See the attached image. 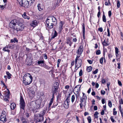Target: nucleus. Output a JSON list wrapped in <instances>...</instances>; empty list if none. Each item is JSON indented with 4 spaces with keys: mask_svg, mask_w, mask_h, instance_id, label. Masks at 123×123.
Segmentation results:
<instances>
[{
    "mask_svg": "<svg viewBox=\"0 0 123 123\" xmlns=\"http://www.w3.org/2000/svg\"><path fill=\"white\" fill-rule=\"evenodd\" d=\"M83 26V38L84 39H85V28L84 26V25L83 24L82 25Z\"/></svg>",
    "mask_w": 123,
    "mask_h": 123,
    "instance_id": "nucleus-28",
    "label": "nucleus"
},
{
    "mask_svg": "<svg viewBox=\"0 0 123 123\" xmlns=\"http://www.w3.org/2000/svg\"><path fill=\"white\" fill-rule=\"evenodd\" d=\"M65 101H66V102L69 103L70 102V98H67Z\"/></svg>",
    "mask_w": 123,
    "mask_h": 123,
    "instance_id": "nucleus-55",
    "label": "nucleus"
},
{
    "mask_svg": "<svg viewBox=\"0 0 123 123\" xmlns=\"http://www.w3.org/2000/svg\"><path fill=\"white\" fill-rule=\"evenodd\" d=\"M16 104L14 103H12L11 105V109L13 110L14 109L16 106Z\"/></svg>",
    "mask_w": 123,
    "mask_h": 123,
    "instance_id": "nucleus-26",
    "label": "nucleus"
},
{
    "mask_svg": "<svg viewBox=\"0 0 123 123\" xmlns=\"http://www.w3.org/2000/svg\"><path fill=\"white\" fill-rule=\"evenodd\" d=\"M83 51V47L82 46H81L79 47L78 51L77 53L79 55H80Z\"/></svg>",
    "mask_w": 123,
    "mask_h": 123,
    "instance_id": "nucleus-12",
    "label": "nucleus"
},
{
    "mask_svg": "<svg viewBox=\"0 0 123 123\" xmlns=\"http://www.w3.org/2000/svg\"><path fill=\"white\" fill-rule=\"evenodd\" d=\"M36 104V106L35 108L36 109H39L40 107V105L39 104H37L36 102L35 103Z\"/></svg>",
    "mask_w": 123,
    "mask_h": 123,
    "instance_id": "nucleus-32",
    "label": "nucleus"
},
{
    "mask_svg": "<svg viewBox=\"0 0 123 123\" xmlns=\"http://www.w3.org/2000/svg\"><path fill=\"white\" fill-rule=\"evenodd\" d=\"M38 9L40 11H41L43 9V7L41 6V4L40 3H39L37 6Z\"/></svg>",
    "mask_w": 123,
    "mask_h": 123,
    "instance_id": "nucleus-25",
    "label": "nucleus"
},
{
    "mask_svg": "<svg viewBox=\"0 0 123 123\" xmlns=\"http://www.w3.org/2000/svg\"><path fill=\"white\" fill-rule=\"evenodd\" d=\"M118 85L121 86H122V84L121 82L119 81V80H118Z\"/></svg>",
    "mask_w": 123,
    "mask_h": 123,
    "instance_id": "nucleus-62",
    "label": "nucleus"
},
{
    "mask_svg": "<svg viewBox=\"0 0 123 123\" xmlns=\"http://www.w3.org/2000/svg\"><path fill=\"white\" fill-rule=\"evenodd\" d=\"M17 24L16 25V27L15 28H14V32L13 33H17L19 31H22L24 29V26L22 23L19 21H17Z\"/></svg>",
    "mask_w": 123,
    "mask_h": 123,
    "instance_id": "nucleus-3",
    "label": "nucleus"
},
{
    "mask_svg": "<svg viewBox=\"0 0 123 123\" xmlns=\"http://www.w3.org/2000/svg\"><path fill=\"white\" fill-rule=\"evenodd\" d=\"M20 108L22 109L23 110H24L25 103L24 102V100L22 96L20 97Z\"/></svg>",
    "mask_w": 123,
    "mask_h": 123,
    "instance_id": "nucleus-10",
    "label": "nucleus"
},
{
    "mask_svg": "<svg viewBox=\"0 0 123 123\" xmlns=\"http://www.w3.org/2000/svg\"><path fill=\"white\" fill-rule=\"evenodd\" d=\"M21 121L22 122V123H25L27 122L26 119V118L23 117H21Z\"/></svg>",
    "mask_w": 123,
    "mask_h": 123,
    "instance_id": "nucleus-24",
    "label": "nucleus"
},
{
    "mask_svg": "<svg viewBox=\"0 0 123 123\" xmlns=\"http://www.w3.org/2000/svg\"><path fill=\"white\" fill-rule=\"evenodd\" d=\"M37 21L35 20L32 21V23L31 24V25L33 27H35L37 25Z\"/></svg>",
    "mask_w": 123,
    "mask_h": 123,
    "instance_id": "nucleus-21",
    "label": "nucleus"
},
{
    "mask_svg": "<svg viewBox=\"0 0 123 123\" xmlns=\"http://www.w3.org/2000/svg\"><path fill=\"white\" fill-rule=\"evenodd\" d=\"M53 98H52L51 99V100H50V102L49 103V107H50L51 106L52 104L53 103Z\"/></svg>",
    "mask_w": 123,
    "mask_h": 123,
    "instance_id": "nucleus-40",
    "label": "nucleus"
},
{
    "mask_svg": "<svg viewBox=\"0 0 123 123\" xmlns=\"http://www.w3.org/2000/svg\"><path fill=\"white\" fill-rule=\"evenodd\" d=\"M120 2L119 1V0L117 1V7L118 8H119L120 6Z\"/></svg>",
    "mask_w": 123,
    "mask_h": 123,
    "instance_id": "nucleus-47",
    "label": "nucleus"
},
{
    "mask_svg": "<svg viewBox=\"0 0 123 123\" xmlns=\"http://www.w3.org/2000/svg\"><path fill=\"white\" fill-rule=\"evenodd\" d=\"M16 20H13L11 21L9 24V26L12 29L11 30H12L14 31V28H15V26H16L15 23L16 22Z\"/></svg>",
    "mask_w": 123,
    "mask_h": 123,
    "instance_id": "nucleus-9",
    "label": "nucleus"
},
{
    "mask_svg": "<svg viewBox=\"0 0 123 123\" xmlns=\"http://www.w3.org/2000/svg\"><path fill=\"white\" fill-rule=\"evenodd\" d=\"M46 112V111L44 110L42 111H41V115H42V116H43V115H44Z\"/></svg>",
    "mask_w": 123,
    "mask_h": 123,
    "instance_id": "nucleus-46",
    "label": "nucleus"
},
{
    "mask_svg": "<svg viewBox=\"0 0 123 123\" xmlns=\"http://www.w3.org/2000/svg\"><path fill=\"white\" fill-rule=\"evenodd\" d=\"M69 103L64 101V106L65 108L68 109L69 107Z\"/></svg>",
    "mask_w": 123,
    "mask_h": 123,
    "instance_id": "nucleus-23",
    "label": "nucleus"
},
{
    "mask_svg": "<svg viewBox=\"0 0 123 123\" xmlns=\"http://www.w3.org/2000/svg\"><path fill=\"white\" fill-rule=\"evenodd\" d=\"M110 119L112 123H114L115 122H116V121H115V120L113 119V116H111L110 117Z\"/></svg>",
    "mask_w": 123,
    "mask_h": 123,
    "instance_id": "nucleus-48",
    "label": "nucleus"
},
{
    "mask_svg": "<svg viewBox=\"0 0 123 123\" xmlns=\"http://www.w3.org/2000/svg\"><path fill=\"white\" fill-rule=\"evenodd\" d=\"M103 57H102L100 59L99 61L100 63L101 64H102L103 63Z\"/></svg>",
    "mask_w": 123,
    "mask_h": 123,
    "instance_id": "nucleus-51",
    "label": "nucleus"
},
{
    "mask_svg": "<svg viewBox=\"0 0 123 123\" xmlns=\"http://www.w3.org/2000/svg\"><path fill=\"white\" fill-rule=\"evenodd\" d=\"M44 61L43 60H41V61H37V63L39 65H40V64L41 65V64H43L44 63Z\"/></svg>",
    "mask_w": 123,
    "mask_h": 123,
    "instance_id": "nucleus-38",
    "label": "nucleus"
},
{
    "mask_svg": "<svg viewBox=\"0 0 123 123\" xmlns=\"http://www.w3.org/2000/svg\"><path fill=\"white\" fill-rule=\"evenodd\" d=\"M6 117L3 116H1L0 117V120L3 122H6L7 120Z\"/></svg>",
    "mask_w": 123,
    "mask_h": 123,
    "instance_id": "nucleus-19",
    "label": "nucleus"
},
{
    "mask_svg": "<svg viewBox=\"0 0 123 123\" xmlns=\"http://www.w3.org/2000/svg\"><path fill=\"white\" fill-rule=\"evenodd\" d=\"M120 35L121 36V39L123 40V34L122 32H120Z\"/></svg>",
    "mask_w": 123,
    "mask_h": 123,
    "instance_id": "nucleus-64",
    "label": "nucleus"
},
{
    "mask_svg": "<svg viewBox=\"0 0 123 123\" xmlns=\"http://www.w3.org/2000/svg\"><path fill=\"white\" fill-rule=\"evenodd\" d=\"M18 40L17 39V38H15L13 39H11V43H18Z\"/></svg>",
    "mask_w": 123,
    "mask_h": 123,
    "instance_id": "nucleus-27",
    "label": "nucleus"
},
{
    "mask_svg": "<svg viewBox=\"0 0 123 123\" xmlns=\"http://www.w3.org/2000/svg\"><path fill=\"white\" fill-rule=\"evenodd\" d=\"M88 62L90 64H91L92 63V61L91 60H87Z\"/></svg>",
    "mask_w": 123,
    "mask_h": 123,
    "instance_id": "nucleus-59",
    "label": "nucleus"
},
{
    "mask_svg": "<svg viewBox=\"0 0 123 123\" xmlns=\"http://www.w3.org/2000/svg\"><path fill=\"white\" fill-rule=\"evenodd\" d=\"M67 43L70 46H71L72 44L73 43L71 42L70 39H68L67 40Z\"/></svg>",
    "mask_w": 123,
    "mask_h": 123,
    "instance_id": "nucleus-30",
    "label": "nucleus"
},
{
    "mask_svg": "<svg viewBox=\"0 0 123 123\" xmlns=\"http://www.w3.org/2000/svg\"><path fill=\"white\" fill-rule=\"evenodd\" d=\"M94 109L95 111L97 110L98 109V107L96 105H95L94 107Z\"/></svg>",
    "mask_w": 123,
    "mask_h": 123,
    "instance_id": "nucleus-63",
    "label": "nucleus"
},
{
    "mask_svg": "<svg viewBox=\"0 0 123 123\" xmlns=\"http://www.w3.org/2000/svg\"><path fill=\"white\" fill-rule=\"evenodd\" d=\"M63 22L61 21L59 23V26L58 28V31L59 33H60L61 31L63 29L62 26L64 25Z\"/></svg>",
    "mask_w": 123,
    "mask_h": 123,
    "instance_id": "nucleus-11",
    "label": "nucleus"
},
{
    "mask_svg": "<svg viewBox=\"0 0 123 123\" xmlns=\"http://www.w3.org/2000/svg\"><path fill=\"white\" fill-rule=\"evenodd\" d=\"M9 48L10 49H13L14 48V46L13 44H9L8 45Z\"/></svg>",
    "mask_w": 123,
    "mask_h": 123,
    "instance_id": "nucleus-31",
    "label": "nucleus"
},
{
    "mask_svg": "<svg viewBox=\"0 0 123 123\" xmlns=\"http://www.w3.org/2000/svg\"><path fill=\"white\" fill-rule=\"evenodd\" d=\"M26 62L27 63V64L28 65H31L32 63V59L28 57H27L26 60Z\"/></svg>",
    "mask_w": 123,
    "mask_h": 123,
    "instance_id": "nucleus-15",
    "label": "nucleus"
},
{
    "mask_svg": "<svg viewBox=\"0 0 123 123\" xmlns=\"http://www.w3.org/2000/svg\"><path fill=\"white\" fill-rule=\"evenodd\" d=\"M1 116H2L4 117H6V112L4 111H2Z\"/></svg>",
    "mask_w": 123,
    "mask_h": 123,
    "instance_id": "nucleus-37",
    "label": "nucleus"
},
{
    "mask_svg": "<svg viewBox=\"0 0 123 123\" xmlns=\"http://www.w3.org/2000/svg\"><path fill=\"white\" fill-rule=\"evenodd\" d=\"M108 55L109 58L110 59L111 57L112 56V54L110 51V53L109 54L108 53Z\"/></svg>",
    "mask_w": 123,
    "mask_h": 123,
    "instance_id": "nucleus-42",
    "label": "nucleus"
},
{
    "mask_svg": "<svg viewBox=\"0 0 123 123\" xmlns=\"http://www.w3.org/2000/svg\"><path fill=\"white\" fill-rule=\"evenodd\" d=\"M22 16L25 19H27L28 20H29L30 19L29 17L27 15L26 13L25 12L22 15Z\"/></svg>",
    "mask_w": 123,
    "mask_h": 123,
    "instance_id": "nucleus-18",
    "label": "nucleus"
},
{
    "mask_svg": "<svg viewBox=\"0 0 123 123\" xmlns=\"http://www.w3.org/2000/svg\"><path fill=\"white\" fill-rule=\"evenodd\" d=\"M101 82L103 84H104L105 83L106 81L105 79L102 78L101 80Z\"/></svg>",
    "mask_w": 123,
    "mask_h": 123,
    "instance_id": "nucleus-53",
    "label": "nucleus"
},
{
    "mask_svg": "<svg viewBox=\"0 0 123 123\" xmlns=\"http://www.w3.org/2000/svg\"><path fill=\"white\" fill-rule=\"evenodd\" d=\"M3 50L5 51L8 52V53H9L10 52V50L8 49H3Z\"/></svg>",
    "mask_w": 123,
    "mask_h": 123,
    "instance_id": "nucleus-56",
    "label": "nucleus"
},
{
    "mask_svg": "<svg viewBox=\"0 0 123 123\" xmlns=\"http://www.w3.org/2000/svg\"><path fill=\"white\" fill-rule=\"evenodd\" d=\"M98 69H96L95 70V71H94L93 72V74H97L98 72Z\"/></svg>",
    "mask_w": 123,
    "mask_h": 123,
    "instance_id": "nucleus-49",
    "label": "nucleus"
},
{
    "mask_svg": "<svg viewBox=\"0 0 123 123\" xmlns=\"http://www.w3.org/2000/svg\"><path fill=\"white\" fill-rule=\"evenodd\" d=\"M101 53L100 51V50H98L96 52V54L97 55H99Z\"/></svg>",
    "mask_w": 123,
    "mask_h": 123,
    "instance_id": "nucleus-50",
    "label": "nucleus"
},
{
    "mask_svg": "<svg viewBox=\"0 0 123 123\" xmlns=\"http://www.w3.org/2000/svg\"><path fill=\"white\" fill-rule=\"evenodd\" d=\"M111 11H109L108 12V15L109 17H111Z\"/></svg>",
    "mask_w": 123,
    "mask_h": 123,
    "instance_id": "nucleus-60",
    "label": "nucleus"
},
{
    "mask_svg": "<svg viewBox=\"0 0 123 123\" xmlns=\"http://www.w3.org/2000/svg\"><path fill=\"white\" fill-rule=\"evenodd\" d=\"M81 65V63H80L79 62H78V61H77V62H75V68H77L76 70H77L80 67Z\"/></svg>",
    "mask_w": 123,
    "mask_h": 123,
    "instance_id": "nucleus-17",
    "label": "nucleus"
},
{
    "mask_svg": "<svg viewBox=\"0 0 123 123\" xmlns=\"http://www.w3.org/2000/svg\"><path fill=\"white\" fill-rule=\"evenodd\" d=\"M115 52L117 58L116 59L117 61H120V58L121 57V55L120 53H118L119 49L117 47L115 48Z\"/></svg>",
    "mask_w": 123,
    "mask_h": 123,
    "instance_id": "nucleus-8",
    "label": "nucleus"
},
{
    "mask_svg": "<svg viewBox=\"0 0 123 123\" xmlns=\"http://www.w3.org/2000/svg\"><path fill=\"white\" fill-rule=\"evenodd\" d=\"M81 87V85H78L74 87V90L77 93H79Z\"/></svg>",
    "mask_w": 123,
    "mask_h": 123,
    "instance_id": "nucleus-13",
    "label": "nucleus"
},
{
    "mask_svg": "<svg viewBox=\"0 0 123 123\" xmlns=\"http://www.w3.org/2000/svg\"><path fill=\"white\" fill-rule=\"evenodd\" d=\"M103 21L104 22H106V17L105 16V14L104 13V12H103V14L102 17Z\"/></svg>",
    "mask_w": 123,
    "mask_h": 123,
    "instance_id": "nucleus-34",
    "label": "nucleus"
},
{
    "mask_svg": "<svg viewBox=\"0 0 123 123\" xmlns=\"http://www.w3.org/2000/svg\"><path fill=\"white\" fill-rule=\"evenodd\" d=\"M92 69V68L91 66H89L86 69L87 71L88 72H90Z\"/></svg>",
    "mask_w": 123,
    "mask_h": 123,
    "instance_id": "nucleus-36",
    "label": "nucleus"
},
{
    "mask_svg": "<svg viewBox=\"0 0 123 123\" xmlns=\"http://www.w3.org/2000/svg\"><path fill=\"white\" fill-rule=\"evenodd\" d=\"M28 92L30 96L33 97L34 96L35 92L33 91L31 89H28Z\"/></svg>",
    "mask_w": 123,
    "mask_h": 123,
    "instance_id": "nucleus-14",
    "label": "nucleus"
},
{
    "mask_svg": "<svg viewBox=\"0 0 123 123\" xmlns=\"http://www.w3.org/2000/svg\"><path fill=\"white\" fill-rule=\"evenodd\" d=\"M77 41V39L76 38H73V42H76Z\"/></svg>",
    "mask_w": 123,
    "mask_h": 123,
    "instance_id": "nucleus-58",
    "label": "nucleus"
},
{
    "mask_svg": "<svg viewBox=\"0 0 123 123\" xmlns=\"http://www.w3.org/2000/svg\"><path fill=\"white\" fill-rule=\"evenodd\" d=\"M34 116L35 120L37 122H41L43 119V116L41 114H36Z\"/></svg>",
    "mask_w": 123,
    "mask_h": 123,
    "instance_id": "nucleus-6",
    "label": "nucleus"
},
{
    "mask_svg": "<svg viewBox=\"0 0 123 123\" xmlns=\"http://www.w3.org/2000/svg\"><path fill=\"white\" fill-rule=\"evenodd\" d=\"M119 102L120 105L121 104H123V101L122 99H121L119 101Z\"/></svg>",
    "mask_w": 123,
    "mask_h": 123,
    "instance_id": "nucleus-61",
    "label": "nucleus"
},
{
    "mask_svg": "<svg viewBox=\"0 0 123 123\" xmlns=\"http://www.w3.org/2000/svg\"><path fill=\"white\" fill-rule=\"evenodd\" d=\"M61 94L58 93V95L57 96V100L58 101H60L61 98Z\"/></svg>",
    "mask_w": 123,
    "mask_h": 123,
    "instance_id": "nucleus-35",
    "label": "nucleus"
},
{
    "mask_svg": "<svg viewBox=\"0 0 123 123\" xmlns=\"http://www.w3.org/2000/svg\"><path fill=\"white\" fill-rule=\"evenodd\" d=\"M58 35V33L55 30L54 31V33H53L52 37L51 38V39H54Z\"/></svg>",
    "mask_w": 123,
    "mask_h": 123,
    "instance_id": "nucleus-22",
    "label": "nucleus"
},
{
    "mask_svg": "<svg viewBox=\"0 0 123 123\" xmlns=\"http://www.w3.org/2000/svg\"><path fill=\"white\" fill-rule=\"evenodd\" d=\"M102 44L103 46H107L109 45V44L105 41V39L104 42H102Z\"/></svg>",
    "mask_w": 123,
    "mask_h": 123,
    "instance_id": "nucleus-29",
    "label": "nucleus"
},
{
    "mask_svg": "<svg viewBox=\"0 0 123 123\" xmlns=\"http://www.w3.org/2000/svg\"><path fill=\"white\" fill-rule=\"evenodd\" d=\"M18 4H19L21 6H23L26 8L29 7L30 6V1L29 0H26L23 3L22 0H17Z\"/></svg>",
    "mask_w": 123,
    "mask_h": 123,
    "instance_id": "nucleus-5",
    "label": "nucleus"
},
{
    "mask_svg": "<svg viewBox=\"0 0 123 123\" xmlns=\"http://www.w3.org/2000/svg\"><path fill=\"white\" fill-rule=\"evenodd\" d=\"M83 95L82 97L80 99V108L82 109L83 106L85 107L86 105V103L87 99V97L84 93H83Z\"/></svg>",
    "mask_w": 123,
    "mask_h": 123,
    "instance_id": "nucleus-4",
    "label": "nucleus"
},
{
    "mask_svg": "<svg viewBox=\"0 0 123 123\" xmlns=\"http://www.w3.org/2000/svg\"><path fill=\"white\" fill-rule=\"evenodd\" d=\"M107 31L108 32V34L107 36L109 37L110 36V31L109 28H108L107 29Z\"/></svg>",
    "mask_w": 123,
    "mask_h": 123,
    "instance_id": "nucleus-57",
    "label": "nucleus"
},
{
    "mask_svg": "<svg viewBox=\"0 0 123 123\" xmlns=\"http://www.w3.org/2000/svg\"><path fill=\"white\" fill-rule=\"evenodd\" d=\"M75 99V96L74 95H72V96L71 98V101L72 103H73L74 102Z\"/></svg>",
    "mask_w": 123,
    "mask_h": 123,
    "instance_id": "nucleus-41",
    "label": "nucleus"
},
{
    "mask_svg": "<svg viewBox=\"0 0 123 123\" xmlns=\"http://www.w3.org/2000/svg\"><path fill=\"white\" fill-rule=\"evenodd\" d=\"M82 75V69H81L79 72V75L80 76H81Z\"/></svg>",
    "mask_w": 123,
    "mask_h": 123,
    "instance_id": "nucleus-54",
    "label": "nucleus"
},
{
    "mask_svg": "<svg viewBox=\"0 0 123 123\" xmlns=\"http://www.w3.org/2000/svg\"><path fill=\"white\" fill-rule=\"evenodd\" d=\"M57 20L54 17H49L46 20V23L47 26L49 29L52 28L56 24Z\"/></svg>",
    "mask_w": 123,
    "mask_h": 123,
    "instance_id": "nucleus-1",
    "label": "nucleus"
},
{
    "mask_svg": "<svg viewBox=\"0 0 123 123\" xmlns=\"http://www.w3.org/2000/svg\"><path fill=\"white\" fill-rule=\"evenodd\" d=\"M108 105L111 108L112 107V104L111 101L110 100H109Z\"/></svg>",
    "mask_w": 123,
    "mask_h": 123,
    "instance_id": "nucleus-39",
    "label": "nucleus"
},
{
    "mask_svg": "<svg viewBox=\"0 0 123 123\" xmlns=\"http://www.w3.org/2000/svg\"><path fill=\"white\" fill-rule=\"evenodd\" d=\"M3 1L4 2V4L2 5H0V8L2 10L5 8V6L6 5V0H3Z\"/></svg>",
    "mask_w": 123,
    "mask_h": 123,
    "instance_id": "nucleus-20",
    "label": "nucleus"
},
{
    "mask_svg": "<svg viewBox=\"0 0 123 123\" xmlns=\"http://www.w3.org/2000/svg\"><path fill=\"white\" fill-rule=\"evenodd\" d=\"M105 93V92L104 90H101V94L104 95Z\"/></svg>",
    "mask_w": 123,
    "mask_h": 123,
    "instance_id": "nucleus-52",
    "label": "nucleus"
},
{
    "mask_svg": "<svg viewBox=\"0 0 123 123\" xmlns=\"http://www.w3.org/2000/svg\"><path fill=\"white\" fill-rule=\"evenodd\" d=\"M88 122L89 123H91V122L92 119L89 116L87 118Z\"/></svg>",
    "mask_w": 123,
    "mask_h": 123,
    "instance_id": "nucleus-43",
    "label": "nucleus"
},
{
    "mask_svg": "<svg viewBox=\"0 0 123 123\" xmlns=\"http://www.w3.org/2000/svg\"><path fill=\"white\" fill-rule=\"evenodd\" d=\"M61 61V60L60 59H59L58 60L57 66L58 68L59 67V64L60 63V62Z\"/></svg>",
    "mask_w": 123,
    "mask_h": 123,
    "instance_id": "nucleus-45",
    "label": "nucleus"
},
{
    "mask_svg": "<svg viewBox=\"0 0 123 123\" xmlns=\"http://www.w3.org/2000/svg\"><path fill=\"white\" fill-rule=\"evenodd\" d=\"M59 84L58 82L55 83L54 86L52 88V90L53 93H57V90L59 88Z\"/></svg>",
    "mask_w": 123,
    "mask_h": 123,
    "instance_id": "nucleus-7",
    "label": "nucleus"
},
{
    "mask_svg": "<svg viewBox=\"0 0 123 123\" xmlns=\"http://www.w3.org/2000/svg\"><path fill=\"white\" fill-rule=\"evenodd\" d=\"M40 66L42 67H43L47 69L48 70H49L50 69L51 67H49L48 66L46 65V64H44L43 63V64H41V65H40ZM51 68H53V67H51Z\"/></svg>",
    "mask_w": 123,
    "mask_h": 123,
    "instance_id": "nucleus-16",
    "label": "nucleus"
},
{
    "mask_svg": "<svg viewBox=\"0 0 123 123\" xmlns=\"http://www.w3.org/2000/svg\"><path fill=\"white\" fill-rule=\"evenodd\" d=\"M23 82L25 85H28L31 83L32 80L31 75L29 73L25 74L23 78Z\"/></svg>",
    "mask_w": 123,
    "mask_h": 123,
    "instance_id": "nucleus-2",
    "label": "nucleus"
},
{
    "mask_svg": "<svg viewBox=\"0 0 123 123\" xmlns=\"http://www.w3.org/2000/svg\"><path fill=\"white\" fill-rule=\"evenodd\" d=\"M1 85L3 86V87L5 86V88H7V86H6L5 83H4L3 81H1Z\"/></svg>",
    "mask_w": 123,
    "mask_h": 123,
    "instance_id": "nucleus-44",
    "label": "nucleus"
},
{
    "mask_svg": "<svg viewBox=\"0 0 123 123\" xmlns=\"http://www.w3.org/2000/svg\"><path fill=\"white\" fill-rule=\"evenodd\" d=\"M6 74L7 76V77L8 79H10L11 78L12 75L9 73V72L7 71L6 73Z\"/></svg>",
    "mask_w": 123,
    "mask_h": 123,
    "instance_id": "nucleus-33",
    "label": "nucleus"
}]
</instances>
